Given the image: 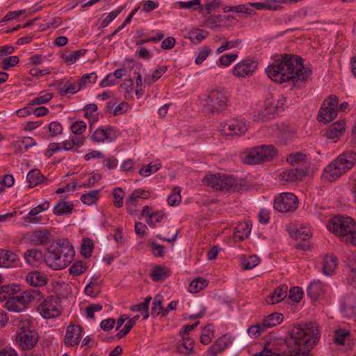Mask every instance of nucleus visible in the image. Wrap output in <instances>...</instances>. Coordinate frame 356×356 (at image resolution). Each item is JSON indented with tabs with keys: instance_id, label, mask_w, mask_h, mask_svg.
Wrapping results in <instances>:
<instances>
[{
	"instance_id": "58",
	"label": "nucleus",
	"mask_w": 356,
	"mask_h": 356,
	"mask_svg": "<svg viewBox=\"0 0 356 356\" xmlns=\"http://www.w3.org/2000/svg\"><path fill=\"white\" fill-rule=\"evenodd\" d=\"M113 204L117 208H120L123 205L124 191L121 188H115L113 192Z\"/></svg>"
},
{
	"instance_id": "35",
	"label": "nucleus",
	"mask_w": 356,
	"mask_h": 356,
	"mask_svg": "<svg viewBox=\"0 0 356 356\" xmlns=\"http://www.w3.org/2000/svg\"><path fill=\"white\" fill-rule=\"evenodd\" d=\"M251 232V228L248 223H241L238 225L234 232V238L235 240L243 241L247 238Z\"/></svg>"
},
{
	"instance_id": "4",
	"label": "nucleus",
	"mask_w": 356,
	"mask_h": 356,
	"mask_svg": "<svg viewBox=\"0 0 356 356\" xmlns=\"http://www.w3.org/2000/svg\"><path fill=\"white\" fill-rule=\"evenodd\" d=\"M356 163V152L353 150L345 151L327 165L323 169L322 177L332 182L349 171Z\"/></svg>"
},
{
	"instance_id": "37",
	"label": "nucleus",
	"mask_w": 356,
	"mask_h": 356,
	"mask_svg": "<svg viewBox=\"0 0 356 356\" xmlns=\"http://www.w3.org/2000/svg\"><path fill=\"white\" fill-rule=\"evenodd\" d=\"M15 145L19 152L24 153L31 147L37 145V142L31 137H24L21 140H17Z\"/></svg>"
},
{
	"instance_id": "8",
	"label": "nucleus",
	"mask_w": 356,
	"mask_h": 356,
	"mask_svg": "<svg viewBox=\"0 0 356 356\" xmlns=\"http://www.w3.org/2000/svg\"><path fill=\"white\" fill-rule=\"evenodd\" d=\"M286 161L293 166V168L287 169L282 172L281 173L282 179L291 182L302 180V179L305 176L306 172L302 168L296 166L306 164L307 161V156L302 152H293L287 156Z\"/></svg>"
},
{
	"instance_id": "36",
	"label": "nucleus",
	"mask_w": 356,
	"mask_h": 356,
	"mask_svg": "<svg viewBox=\"0 0 356 356\" xmlns=\"http://www.w3.org/2000/svg\"><path fill=\"white\" fill-rule=\"evenodd\" d=\"M182 342L177 345V351L185 355H189L193 349L194 341L188 337H181Z\"/></svg>"
},
{
	"instance_id": "9",
	"label": "nucleus",
	"mask_w": 356,
	"mask_h": 356,
	"mask_svg": "<svg viewBox=\"0 0 356 356\" xmlns=\"http://www.w3.org/2000/svg\"><path fill=\"white\" fill-rule=\"evenodd\" d=\"M31 323L29 319L21 321L19 323L16 339L23 350L33 348L38 341V334L32 327Z\"/></svg>"
},
{
	"instance_id": "14",
	"label": "nucleus",
	"mask_w": 356,
	"mask_h": 356,
	"mask_svg": "<svg viewBox=\"0 0 356 356\" xmlns=\"http://www.w3.org/2000/svg\"><path fill=\"white\" fill-rule=\"evenodd\" d=\"M258 63L256 60L247 58L237 64L232 69V74L238 78L248 77L253 74L257 69Z\"/></svg>"
},
{
	"instance_id": "60",
	"label": "nucleus",
	"mask_w": 356,
	"mask_h": 356,
	"mask_svg": "<svg viewBox=\"0 0 356 356\" xmlns=\"http://www.w3.org/2000/svg\"><path fill=\"white\" fill-rule=\"evenodd\" d=\"M19 60L17 56L6 57L2 60L1 67L3 70H8L10 67L15 66Z\"/></svg>"
},
{
	"instance_id": "20",
	"label": "nucleus",
	"mask_w": 356,
	"mask_h": 356,
	"mask_svg": "<svg viewBox=\"0 0 356 356\" xmlns=\"http://www.w3.org/2000/svg\"><path fill=\"white\" fill-rule=\"evenodd\" d=\"M325 286L320 280H313L307 288V293L311 300H318L324 296Z\"/></svg>"
},
{
	"instance_id": "46",
	"label": "nucleus",
	"mask_w": 356,
	"mask_h": 356,
	"mask_svg": "<svg viewBox=\"0 0 356 356\" xmlns=\"http://www.w3.org/2000/svg\"><path fill=\"white\" fill-rule=\"evenodd\" d=\"M93 249L94 243L92 240L88 238H83L81 246V253L88 258L91 256Z\"/></svg>"
},
{
	"instance_id": "19",
	"label": "nucleus",
	"mask_w": 356,
	"mask_h": 356,
	"mask_svg": "<svg viewBox=\"0 0 356 356\" xmlns=\"http://www.w3.org/2000/svg\"><path fill=\"white\" fill-rule=\"evenodd\" d=\"M346 129V121L340 120L330 124L325 132V136L328 139L336 142L341 137Z\"/></svg>"
},
{
	"instance_id": "54",
	"label": "nucleus",
	"mask_w": 356,
	"mask_h": 356,
	"mask_svg": "<svg viewBox=\"0 0 356 356\" xmlns=\"http://www.w3.org/2000/svg\"><path fill=\"white\" fill-rule=\"evenodd\" d=\"M40 213V211H39V209H38V207H35L31 209L30 210V211L29 212V213L26 216L24 217V220L26 222L38 223L42 219L41 216H40V217L36 216Z\"/></svg>"
},
{
	"instance_id": "3",
	"label": "nucleus",
	"mask_w": 356,
	"mask_h": 356,
	"mask_svg": "<svg viewBox=\"0 0 356 356\" xmlns=\"http://www.w3.org/2000/svg\"><path fill=\"white\" fill-rule=\"evenodd\" d=\"M74 248L68 239H60L56 244H51L45 253L44 261L54 270L65 268L73 259Z\"/></svg>"
},
{
	"instance_id": "6",
	"label": "nucleus",
	"mask_w": 356,
	"mask_h": 356,
	"mask_svg": "<svg viewBox=\"0 0 356 356\" xmlns=\"http://www.w3.org/2000/svg\"><path fill=\"white\" fill-rule=\"evenodd\" d=\"M227 97L223 91L213 90L203 95L200 103L205 113L218 115L227 109Z\"/></svg>"
},
{
	"instance_id": "47",
	"label": "nucleus",
	"mask_w": 356,
	"mask_h": 356,
	"mask_svg": "<svg viewBox=\"0 0 356 356\" xmlns=\"http://www.w3.org/2000/svg\"><path fill=\"white\" fill-rule=\"evenodd\" d=\"M87 265L81 261H76L70 268L69 272L74 276H78L87 270Z\"/></svg>"
},
{
	"instance_id": "63",
	"label": "nucleus",
	"mask_w": 356,
	"mask_h": 356,
	"mask_svg": "<svg viewBox=\"0 0 356 356\" xmlns=\"http://www.w3.org/2000/svg\"><path fill=\"white\" fill-rule=\"evenodd\" d=\"M53 97L51 93H47L44 95L37 97L30 102V105H40L49 102Z\"/></svg>"
},
{
	"instance_id": "57",
	"label": "nucleus",
	"mask_w": 356,
	"mask_h": 356,
	"mask_svg": "<svg viewBox=\"0 0 356 356\" xmlns=\"http://www.w3.org/2000/svg\"><path fill=\"white\" fill-rule=\"evenodd\" d=\"M242 42L241 39H236L230 41H226L220 46L217 50L216 54H219L225 50L236 47Z\"/></svg>"
},
{
	"instance_id": "27",
	"label": "nucleus",
	"mask_w": 356,
	"mask_h": 356,
	"mask_svg": "<svg viewBox=\"0 0 356 356\" xmlns=\"http://www.w3.org/2000/svg\"><path fill=\"white\" fill-rule=\"evenodd\" d=\"M45 254L38 249H29L24 253V257L26 261L32 266H38L44 259Z\"/></svg>"
},
{
	"instance_id": "31",
	"label": "nucleus",
	"mask_w": 356,
	"mask_h": 356,
	"mask_svg": "<svg viewBox=\"0 0 356 356\" xmlns=\"http://www.w3.org/2000/svg\"><path fill=\"white\" fill-rule=\"evenodd\" d=\"M74 204L70 202L58 200L53 209V213L56 216H62L67 213H72Z\"/></svg>"
},
{
	"instance_id": "5",
	"label": "nucleus",
	"mask_w": 356,
	"mask_h": 356,
	"mask_svg": "<svg viewBox=\"0 0 356 356\" xmlns=\"http://www.w3.org/2000/svg\"><path fill=\"white\" fill-rule=\"evenodd\" d=\"M327 229L346 244L356 246V222L348 216H336L330 218Z\"/></svg>"
},
{
	"instance_id": "25",
	"label": "nucleus",
	"mask_w": 356,
	"mask_h": 356,
	"mask_svg": "<svg viewBox=\"0 0 356 356\" xmlns=\"http://www.w3.org/2000/svg\"><path fill=\"white\" fill-rule=\"evenodd\" d=\"M288 286L286 284H280L275 289L273 293L267 297L268 304L273 305L284 300L287 295Z\"/></svg>"
},
{
	"instance_id": "7",
	"label": "nucleus",
	"mask_w": 356,
	"mask_h": 356,
	"mask_svg": "<svg viewBox=\"0 0 356 356\" xmlns=\"http://www.w3.org/2000/svg\"><path fill=\"white\" fill-rule=\"evenodd\" d=\"M205 185L216 190L227 192H236L241 189L238 180L232 175L225 173H215L207 175L203 179Z\"/></svg>"
},
{
	"instance_id": "26",
	"label": "nucleus",
	"mask_w": 356,
	"mask_h": 356,
	"mask_svg": "<svg viewBox=\"0 0 356 356\" xmlns=\"http://www.w3.org/2000/svg\"><path fill=\"white\" fill-rule=\"evenodd\" d=\"M21 291V286L17 284L2 285L0 288V301H6Z\"/></svg>"
},
{
	"instance_id": "49",
	"label": "nucleus",
	"mask_w": 356,
	"mask_h": 356,
	"mask_svg": "<svg viewBox=\"0 0 356 356\" xmlns=\"http://www.w3.org/2000/svg\"><path fill=\"white\" fill-rule=\"evenodd\" d=\"M164 312V309L162 305V298L160 296H156L154 298V301L152 302L151 314L153 316H157L160 314Z\"/></svg>"
},
{
	"instance_id": "39",
	"label": "nucleus",
	"mask_w": 356,
	"mask_h": 356,
	"mask_svg": "<svg viewBox=\"0 0 356 356\" xmlns=\"http://www.w3.org/2000/svg\"><path fill=\"white\" fill-rule=\"evenodd\" d=\"M208 285V281L204 278L199 277L193 280L188 285V291L195 293L203 289Z\"/></svg>"
},
{
	"instance_id": "21",
	"label": "nucleus",
	"mask_w": 356,
	"mask_h": 356,
	"mask_svg": "<svg viewBox=\"0 0 356 356\" xmlns=\"http://www.w3.org/2000/svg\"><path fill=\"white\" fill-rule=\"evenodd\" d=\"M30 239L35 245H44L51 241V233L47 229L35 230L32 232Z\"/></svg>"
},
{
	"instance_id": "51",
	"label": "nucleus",
	"mask_w": 356,
	"mask_h": 356,
	"mask_svg": "<svg viewBox=\"0 0 356 356\" xmlns=\"http://www.w3.org/2000/svg\"><path fill=\"white\" fill-rule=\"evenodd\" d=\"M124 7L120 6L117 9L110 12L107 16L103 19L100 27L105 28L113 20H114L117 16L123 10Z\"/></svg>"
},
{
	"instance_id": "1",
	"label": "nucleus",
	"mask_w": 356,
	"mask_h": 356,
	"mask_svg": "<svg viewBox=\"0 0 356 356\" xmlns=\"http://www.w3.org/2000/svg\"><path fill=\"white\" fill-rule=\"evenodd\" d=\"M265 71L273 81L280 84L288 82L293 86L299 80L305 81L312 74L311 69L304 67L303 59L291 54H280Z\"/></svg>"
},
{
	"instance_id": "29",
	"label": "nucleus",
	"mask_w": 356,
	"mask_h": 356,
	"mask_svg": "<svg viewBox=\"0 0 356 356\" xmlns=\"http://www.w3.org/2000/svg\"><path fill=\"white\" fill-rule=\"evenodd\" d=\"M26 282L30 286H35V289H38L37 287L43 286L46 284L47 279L46 276L43 273L38 271H33L27 275Z\"/></svg>"
},
{
	"instance_id": "41",
	"label": "nucleus",
	"mask_w": 356,
	"mask_h": 356,
	"mask_svg": "<svg viewBox=\"0 0 356 356\" xmlns=\"http://www.w3.org/2000/svg\"><path fill=\"white\" fill-rule=\"evenodd\" d=\"M99 190L90 191L81 196V200L83 204L91 205L99 198Z\"/></svg>"
},
{
	"instance_id": "43",
	"label": "nucleus",
	"mask_w": 356,
	"mask_h": 356,
	"mask_svg": "<svg viewBox=\"0 0 356 356\" xmlns=\"http://www.w3.org/2000/svg\"><path fill=\"white\" fill-rule=\"evenodd\" d=\"M259 258L254 254L250 255L241 261V267L244 270H251L259 264Z\"/></svg>"
},
{
	"instance_id": "53",
	"label": "nucleus",
	"mask_w": 356,
	"mask_h": 356,
	"mask_svg": "<svg viewBox=\"0 0 356 356\" xmlns=\"http://www.w3.org/2000/svg\"><path fill=\"white\" fill-rule=\"evenodd\" d=\"M180 192L179 187L177 186L173 188V193L167 199L168 204L170 206H176L180 203L181 200Z\"/></svg>"
},
{
	"instance_id": "52",
	"label": "nucleus",
	"mask_w": 356,
	"mask_h": 356,
	"mask_svg": "<svg viewBox=\"0 0 356 356\" xmlns=\"http://www.w3.org/2000/svg\"><path fill=\"white\" fill-rule=\"evenodd\" d=\"M312 233L309 227L307 226H300L296 229L295 238L302 241H306L310 238Z\"/></svg>"
},
{
	"instance_id": "61",
	"label": "nucleus",
	"mask_w": 356,
	"mask_h": 356,
	"mask_svg": "<svg viewBox=\"0 0 356 356\" xmlns=\"http://www.w3.org/2000/svg\"><path fill=\"white\" fill-rule=\"evenodd\" d=\"M70 128L73 134L81 136L86 130V123L79 120L72 123Z\"/></svg>"
},
{
	"instance_id": "13",
	"label": "nucleus",
	"mask_w": 356,
	"mask_h": 356,
	"mask_svg": "<svg viewBox=\"0 0 356 356\" xmlns=\"http://www.w3.org/2000/svg\"><path fill=\"white\" fill-rule=\"evenodd\" d=\"M219 130L225 136H239L246 132L248 126L244 119L233 118L222 122Z\"/></svg>"
},
{
	"instance_id": "11",
	"label": "nucleus",
	"mask_w": 356,
	"mask_h": 356,
	"mask_svg": "<svg viewBox=\"0 0 356 356\" xmlns=\"http://www.w3.org/2000/svg\"><path fill=\"white\" fill-rule=\"evenodd\" d=\"M60 300L58 296H48L38 307V311L44 318H56L61 314Z\"/></svg>"
},
{
	"instance_id": "2",
	"label": "nucleus",
	"mask_w": 356,
	"mask_h": 356,
	"mask_svg": "<svg viewBox=\"0 0 356 356\" xmlns=\"http://www.w3.org/2000/svg\"><path fill=\"white\" fill-rule=\"evenodd\" d=\"M321 337L316 323H296L290 331V338L283 339L288 348L283 356H312L309 352Z\"/></svg>"
},
{
	"instance_id": "45",
	"label": "nucleus",
	"mask_w": 356,
	"mask_h": 356,
	"mask_svg": "<svg viewBox=\"0 0 356 356\" xmlns=\"http://www.w3.org/2000/svg\"><path fill=\"white\" fill-rule=\"evenodd\" d=\"M87 50L85 49H81L79 50L72 51L70 54L68 55H62V58L65 60L67 63H70L71 64H73L76 62L77 60L81 56H83L86 53Z\"/></svg>"
},
{
	"instance_id": "33",
	"label": "nucleus",
	"mask_w": 356,
	"mask_h": 356,
	"mask_svg": "<svg viewBox=\"0 0 356 356\" xmlns=\"http://www.w3.org/2000/svg\"><path fill=\"white\" fill-rule=\"evenodd\" d=\"M283 321V315L280 313H272L266 316L261 323L262 327L265 330L280 324Z\"/></svg>"
},
{
	"instance_id": "16",
	"label": "nucleus",
	"mask_w": 356,
	"mask_h": 356,
	"mask_svg": "<svg viewBox=\"0 0 356 356\" xmlns=\"http://www.w3.org/2000/svg\"><path fill=\"white\" fill-rule=\"evenodd\" d=\"M83 335L82 327L78 325L70 324L66 329L64 342L66 346L72 347L80 343Z\"/></svg>"
},
{
	"instance_id": "10",
	"label": "nucleus",
	"mask_w": 356,
	"mask_h": 356,
	"mask_svg": "<svg viewBox=\"0 0 356 356\" xmlns=\"http://www.w3.org/2000/svg\"><path fill=\"white\" fill-rule=\"evenodd\" d=\"M339 98L336 95H330L323 102L318 111L317 119L320 122L327 124L337 115Z\"/></svg>"
},
{
	"instance_id": "15",
	"label": "nucleus",
	"mask_w": 356,
	"mask_h": 356,
	"mask_svg": "<svg viewBox=\"0 0 356 356\" xmlns=\"http://www.w3.org/2000/svg\"><path fill=\"white\" fill-rule=\"evenodd\" d=\"M41 297V292L39 289H26L19 295L15 294L13 298L23 311L29 303L40 300Z\"/></svg>"
},
{
	"instance_id": "17",
	"label": "nucleus",
	"mask_w": 356,
	"mask_h": 356,
	"mask_svg": "<svg viewBox=\"0 0 356 356\" xmlns=\"http://www.w3.org/2000/svg\"><path fill=\"white\" fill-rule=\"evenodd\" d=\"M276 116V109L274 108L271 99H268L262 108L254 112V117L257 120L268 121Z\"/></svg>"
},
{
	"instance_id": "22",
	"label": "nucleus",
	"mask_w": 356,
	"mask_h": 356,
	"mask_svg": "<svg viewBox=\"0 0 356 356\" xmlns=\"http://www.w3.org/2000/svg\"><path fill=\"white\" fill-rule=\"evenodd\" d=\"M19 257L15 252L0 248V267L10 268L17 265Z\"/></svg>"
},
{
	"instance_id": "23",
	"label": "nucleus",
	"mask_w": 356,
	"mask_h": 356,
	"mask_svg": "<svg viewBox=\"0 0 356 356\" xmlns=\"http://www.w3.org/2000/svg\"><path fill=\"white\" fill-rule=\"evenodd\" d=\"M259 148L258 146L253 147L244 152L243 162L245 164L255 165L263 163L262 157L260 156Z\"/></svg>"
},
{
	"instance_id": "34",
	"label": "nucleus",
	"mask_w": 356,
	"mask_h": 356,
	"mask_svg": "<svg viewBox=\"0 0 356 356\" xmlns=\"http://www.w3.org/2000/svg\"><path fill=\"white\" fill-rule=\"evenodd\" d=\"M260 152V156L262 157L263 162L271 161L277 154V149L272 145H262L258 146Z\"/></svg>"
},
{
	"instance_id": "64",
	"label": "nucleus",
	"mask_w": 356,
	"mask_h": 356,
	"mask_svg": "<svg viewBox=\"0 0 356 356\" xmlns=\"http://www.w3.org/2000/svg\"><path fill=\"white\" fill-rule=\"evenodd\" d=\"M264 327H262L261 323H257L250 326L248 329V334L251 337H257L261 333L265 332Z\"/></svg>"
},
{
	"instance_id": "59",
	"label": "nucleus",
	"mask_w": 356,
	"mask_h": 356,
	"mask_svg": "<svg viewBox=\"0 0 356 356\" xmlns=\"http://www.w3.org/2000/svg\"><path fill=\"white\" fill-rule=\"evenodd\" d=\"M49 132L50 133V137H54L60 135L63 133V126L57 121H53L49 123L48 126Z\"/></svg>"
},
{
	"instance_id": "42",
	"label": "nucleus",
	"mask_w": 356,
	"mask_h": 356,
	"mask_svg": "<svg viewBox=\"0 0 356 356\" xmlns=\"http://www.w3.org/2000/svg\"><path fill=\"white\" fill-rule=\"evenodd\" d=\"M149 197V193L143 189L134 190L129 198L127 200V203L135 204L138 198L147 199Z\"/></svg>"
},
{
	"instance_id": "32",
	"label": "nucleus",
	"mask_w": 356,
	"mask_h": 356,
	"mask_svg": "<svg viewBox=\"0 0 356 356\" xmlns=\"http://www.w3.org/2000/svg\"><path fill=\"white\" fill-rule=\"evenodd\" d=\"M44 179L38 169L31 170L26 175V181L29 183V188L42 183Z\"/></svg>"
},
{
	"instance_id": "30",
	"label": "nucleus",
	"mask_w": 356,
	"mask_h": 356,
	"mask_svg": "<svg viewBox=\"0 0 356 356\" xmlns=\"http://www.w3.org/2000/svg\"><path fill=\"white\" fill-rule=\"evenodd\" d=\"M337 258L335 256L326 255L323 260V274L327 276H331L337 268Z\"/></svg>"
},
{
	"instance_id": "56",
	"label": "nucleus",
	"mask_w": 356,
	"mask_h": 356,
	"mask_svg": "<svg viewBox=\"0 0 356 356\" xmlns=\"http://www.w3.org/2000/svg\"><path fill=\"white\" fill-rule=\"evenodd\" d=\"M350 336V332L345 329H339L334 332V343L338 345H343L346 337Z\"/></svg>"
},
{
	"instance_id": "18",
	"label": "nucleus",
	"mask_w": 356,
	"mask_h": 356,
	"mask_svg": "<svg viewBox=\"0 0 356 356\" xmlns=\"http://www.w3.org/2000/svg\"><path fill=\"white\" fill-rule=\"evenodd\" d=\"M233 341L234 338L229 334H225L218 338L207 351L210 355L215 356L229 347Z\"/></svg>"
},
{
	"instance_id": "28",
	"label": "nucleus",
	"mask_w": 356,
	"mask_h": 356,
	"mask_svg": "<svg viewBox=\"0 0 356 356\" xmlns=\"http://www.w3.org/2000/svg\"><path fill=\"white\" fill-rule=\"evenodd\" d=\"M169 276L170 270L164 266L156 265L150 271V277L155 282H163Z\"/></svg>"
},
{
	"instance_id": "50",
	"label": "nucleus",
	"mask_w": 356,
	"mask_h": 356,
	"mask_svg": "<svg viewBox=\"0 0 356 356\" xmlns=\"http://www.w3.org/2000/svg\"><path fill=\"white\" fill-rule=\"evenodd\" d=\"M97 75L95 72L83 74L78 81L80 87L86 88L88 83H95L97 81Z\"/></svg>"
},
{
	"instance_id": "24",
	"label": "nucleus",
	"mask_w": 356,
	"mask_h": 356,
	"mask_svg": "<svg viewBox=\"0 0 356 356\" xmlns=\"http://www.w3.org/2000/svg\"><path fill=\"white\" fill-rule=\"evenodd\" d=\"M113 127L109 126L106 129L98 128L90 136V139L95 143H104L105 141L112 142L113 138L111 136V131Z\"/></svg>"
},
{
	"instance_id": "44",
	"label": "nucleus",
	"mask_w": 356,
	"mask_h": 356,
	"mask_svg": "<svg viewBox=\"0 0 356 356\" xmlns=\"http://www.w3.org/2000/svg\"><path fill=\"white\" fill-rule=\"evenodd\" d=\"M189 34V39L193 43L197 44L205 39L208 36L209 33L206 30L196 29L193 30Z\"/></svg>"
},
{
	"instance_id": "38",
	"label": "nucleus",
	"mask_w": 356,
	"mask_h": 356,
	"mask_svg": "<svg viewBox=\"0 0 356 356\" xmlns=\"http://www.w3.org/2000/svg\"><path fill=\"white\" fill-rule=\"evenodd\" d=\"M168 70V67L166 65H163L158 67L152 74L147 75L145 79V83L148 86H151L156 81H157Z\"/></svg>"
},
{
	"instance_id": "55",
	"label": "nucleus",
	"mask_w": 356,
	"mask_h": 356,
	"mask_svg": "<svg viewBox=\"0 0 356 356\" xmlns=\"http://www.w3.org/2000/svg\"><path fill=\"white\" fill-rule=\"evenodd\" d=\"M304 292L301 287L294 286L290 289L289 298L293 302H299L303 298Z\"/></svg>"
},
{
	"instance_id": "40",
	"label": "nucleus",
	"mask_w": 356,
	"mask_h": 356,
	"mask_svg": "<svg viewBox=\"0 0 356 356\" xmlns=\"http://www.w3.org/2000/svg\"><path fill=\"white\" fill-rule=\"evenodd\" d=\"M63 83V80L57 81V84L59 89V93L63 96L67 93L74 94L80 90L82 87L76 83H67V87H60V86Z\"/></svg>"
},
{
	"instance_id": "12",
	"label": "nucleus",
	"mask_w": 356,
	"mask_h": 356,
	"mask_svg": "<svg viewBox=\"0 0 356 356\" xmlns=\"http://www.w3.org/2000/svg\"><path fill=\"white\" fill-rule=\"evenodd\" d=\"M273 207L280 213L293 212L298 207V199L292 193H282L275 198Z\"/></svg>"
},
{
	"instance_id": "48",
	"label": "nucleus",
	"mask_w": 356,
	"mask_h": 356,
	"mask_svg": "<svg viewBox=\"0 0 356 356\" xmlns=\"http://www.w3.org/2000/svg\"><path fill=\"white\" fill-rule=\"evenodd\" d=\"M213 337V331L211 328V325L204 326L200 336V342L202 344L207 345L211 342Z\"/></svg>"
},
{
	"instance_id": "62",
	"label": "nucleus",
	"mask_w": 356,
	"mask_h": 356,
	"mask_svg": "<svg viewBox=\"0 0 356 356\" xmlns=\"http://www.w3.org/2000/svg\"><path fill=\"white\" fill-rule=\"evenodd\" d=\"M211 52V49L207 47H202L198 52L197 56L195 59V63L197 65L202 64L207 58Z\"/></svg>"
}]
</instances>
